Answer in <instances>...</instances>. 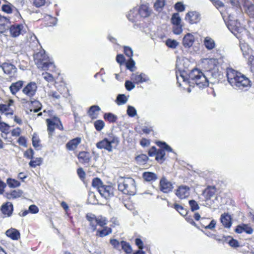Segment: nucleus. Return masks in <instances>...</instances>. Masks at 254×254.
<instances>
[{"label":"nucleus","mask_w":254,"mask_h":254,"mask_svg":"<svg viewBox=\"0 0 254 254\" xmlns=\"http://www.w3.org/2000/svg\"><path fill=\"white\" fill-rule=\"evenodd\" d=\"M176 73L177 83L181 86L180 81L187 82L190 86L196 85L199 88H203L208 85V80L203 73L197 68L192 69L188 75H185L184 72Z\"/></svg>","instance_id":"nucleus-1"},{"label":"nucleus","mask_w":254,"mask_h":254,"mask_svg":"<svg viewBox=\"0 0 254 254\" xmlns=\"http://www.w3.org/2000/svg\"><path fill=\"white\" fill-rule=\"evenodd\" d=\"M227 76L229 83L235 89L242 90L250 86V81L249 78L233 69H227Z\"/></svg>","instance_id":"nucleus-2"},{"label":"nucleus","mask_w":254,"mask_h":254,"mask_svg":"<svg viewBox=\"0 0 254 254\" xmlns=\"http://www.w3.org/2000/svg\"><path fill=\"white\" fill-rule=\"evenodd\" d=\"M34 62L39 68L43 70H48L50 68H54L55 65L53 63L50 61L49 57L46 55L44 50L34 55Z\"/></svg>","instance_id":"nucleus-3"},{"label":"nucleus","mask_w":254,"mask_h":254,"mask_svg":"<svg viewBox=\"0 0 254 254\" xmlns=\"http://www.w3.org/2000/svg\"><path fill=\"white\" fill-rule=\"evenodd\" d=\"M118 190L124 194L134 195L136 192V185L134 179L127 178L119 182Z\"/></svg>","instance_id":"nucleus-4"},{"label":"nucleus","mask_w":254,"mask_h":254,"mask_svg":"<svg viewBox=\"0 0 254 254\" xmlns=\"http://www.w3.org/2000/svg\"><path fill=\"white\" fill-rule=\"evenodd\" d=\"M174 188L173 184L165 176H163L159 182L160 190L164 193H169L172 191Z\"/></svg>","instance_id":"nucleus-5"},{"label":"nucleus","mask_w":254,"mask_h":254,"mask_svg":"<svg viewBox=\"0 0 254 254\" xmlns=\"http://www.w3.org/2000/svg\"><path fill=\"white\" fill-rule=\"evenodd\" d=\"M37 86L36 83L31 82L27 84L22 89V93L30 98L33 97L37 91Z\"/></svg>","instance_id":"nucleus-6"},{"label":"nucleus","mask_w":254,"mask_h":254,"mask_svg":"<svg viewBox=\"0 0 254 254\" xmlns=\"http://www.w3.org/2000/svg\"><path fill=\"white\" fill-rule=\"evenodd\" d=\"M113 188L110 186L104 185L100 188L98 191L100 195L106 199H108L114 196Z\"/></svg>","instance_id":"nucleus-7"},{"label":"nucleus","mask_w":254,"mask_h":254,"mask_svg":"<svg viewBox=\"0 0 254 254\" xmlns=\"http://www.w3.org/2000/svg\"><path fill=\"white\" fill-rule=\"evenodd\" d=\"M190 188L187 186H180L176 190L175 194L180 199H184L190 195Z\"/></svg>","instance_id":"nucleus-8"},{"label":"nucleus","mask_w":254,"mask_h":254,"mask_svg":"<svg viewBox=\"0 0 254 254\" xmlns=\"http://www.w3.org/2000/svg\"><path fill=\"white\" fill-rule=\"evenodd\" d=\"M1 67L4 73L8 75L9 77L14 76L17 71L16 67L11 64L3 63L1 65Z\"/></svg>","instance_id":"nucleus-9"},{"label":"nucleus","mask_w":254,"mask_h":254,"mask_svg":"<svg viewBox=\"0 0 254 254\" xmlns=\"http://www.w3.org/2000/svg\"><path fill=\"white\" fill-rule=\"evenodd\" d=\"M186 19L190 24L197 23L200 20L201 16L197 11H190L187 13Z\"/></svg>","instance_id":"nucleus-10"},{"label":"nucleus","mask_w":254,"mask_h":254,"mask_svg":"<svg viewBox=\"0 0 254 254\" xmlns=\"http://www.w3.org/2000/svg\"><path fill=\"white\" fill-rule=\"evenodd\" d=\"M96 146L97 148L99 149H104L110 152L113 151V146H111L107 138H105L103 140L97 142L96 144Z\"/></svg>","instance_id":"nucleus-11"},{"label":"nucleus","mask_w":254,"mask_h":254,"mask_svg":"<svg viewBox=\"0 0 254 254\" xmlns=\"http://www.w3.org/2000/svg\"><path fill=\"white\" fill-rule=\"evenodd\" d=\"M23 26L22 25L17 24L11 26L9 29L11 35L13 37H16L24 32Z\"/></svg>","instance_id":"nucleus-12"},{"label":"nucleus","mask_w":254,"mask_h":254,"mask_svg":"<svg viewBox=\"0 0 254 254\" xmlns=\"http://www.w3.org/2000/svg\"><path fill=\"white\" fill-rule=\"evenodd\" d=\"M131 79L137 83H140L148 81L149 78L143 73H141L140 74L133 73L131 75Z\"/></svg>","instance_id":"nucleus-13"},{"label":"nucleus","mask_w":254,"mask_h":254,"mask_svg":"<svg viewBox=\"0 0 254 254\" xmlns=\"http://www.w3.org/2000/svg\"><path fill=\"white\" fill-rule=\"evenodd\" d=\"M77 157L80 163L82 164L88 163L91 159V156L90 154L86 151H81L77 155Z\"/></svg>","instance_id":"nucleus-14"},{"label":"nucleus","mask_w":254,"mask_h":254,"mask_svg":"<svg viewBox=\"0 0 254 254\" xmlns=\"http://www.w3.org/2000/svg\"><path fill=\"white\" fill-rule=\"evenodd\" d=\"M235 231L239 234L246 233V234H251L253 233V229L248 225L242 224L237 226Z\"/></svg>","instance_id":"nucleus-15"},{"label":"nucleus","mask_w":254,"mask_h":254,"mask_svg":"<svg viewBox=\"0 0 254 254\" xmlns=\"http://www.w3.org/2000/svg\"><path fill=\"white\" fill-rule=\"evenodd\" d=\"M86 218L89 222V225L93 230L96 229L97 217L94 214L91 213H88L86 215Z\"/></svg>","instance_id":"nucleus-16"},{"label":"nucleus","mask_w":254,"mask_h":254,"mask_svg":"<svg viewBox=\"0 0 254 254\" xmlns=\"http://www.w3.org/2000/svg\"><path fill=\"white\" fill-rule=\"evenodd\" d=\"M194 42V36L190 33H188L183 40V44L185 48H190Z\"/></svg>","instance_id":"nucleus-17"},{"label":"nucleus","mask_w":254,"mask_h":254,"mask_svg":"<svg viewBox=\"0 0 254 254\" xmlns=\"http://www.w3.org/2000/svg\"><path fill=\"white\" fill-rule=\"evenodd\" d=\"M101 110L100 108L97 105H93L90 107L88 114L92 119H95L98 118L99 112Z\"/></svg>","instance_id":"nucleus-18"},{"label":"nucleus","mask_w":254,"mask_h":254,"mask_svg":"<svg viewBox=\"0 0 254 254\" xmlns=\"http://www.w3.org/2000/svg\"><path fill=\"white\" fill-rule=\"evenodd\" d=\"M24 81L19 80L17 82L12 83L9 87L10 91L12 95H15L23 85Z\"/></svg>","instance_id":"nucleus-19"},{"label":"nucleus","mask_w":254,"mask_h":254,"mask_svg":"<svg viewBox=\"0 0 254 254\" xmlns=\"http://www.w3.org/2000/svg\"><path fill=\"white\" fill-rule=\"evenodd\" d=\"M81 141V138L76 137L68 142L66 144V147L69 150H74L80 144Z\"/></svg>","instance_id":"nucleus-20"},{"label":"nucleus","mask_w":254,"mask_h":254,"mask_svg":"<svg viewBox=\"0 0 254 254\" xmlns=\"http://www.w3.org/2000/svg\"><path fill=\"white\" fill-rule=\"evenodd\" d=\"M137 12L142 17H147L149 16L151 13V9L146 5H142L140 6Z\"/></svg>","instance_id":"nucleus-21"},{"label":"nucleus","mask_w":254,"mask_h":254,"mask_svg":"<svg viewBox=\"0 0 254 254\" xmlns=\"http://www.w3.org/2000/svg\"><path fill=\"white\" fill-rule=\"evenodd\" d=\"M1 210L3 214L7 215V216H9L13 211V205L12 203L10 202H7L2 205Z\"/></svg>","instance_id":"nucleus-22"},{"label":"nucleus","mask_w":254,"mask_h":254,"mask_svg":"<svg viewBox=\"0 0 254 254\" xmlns=\"http://www.w3.org/2000/svg\"><path fill=\"white\" fill-rule=\"evenodd\" d=\"M216 191V189L214 186L208 187L203 191V194L204 195L206 200L209 199L213 196Z\"/></svg>","instance_id":"nucleus-23"},{"label":"nucleus","mask_w":254,"mask_h":254,"mask_svg":"<svg viewBox=\"0 0 254 254\" xmlns=\"http://www.w3.org/2000/svg\"><path fill=\"white\" fill-rule=\"evenodd\" d=\"M221 222L224 226L230 228L231 226V218L230 215L228 214H223L220 218Z\"/></svg>","instance_id":"nucleus-24"},{"label":"nucleus","mask_w":254,"mask_h":254,"mask_svg":"<svg viewBox=\"0 0 254 254\" xmlns=\"http://www.w3.org/2000/svg\"><path fill=\"white\" fill-rule=\"evenodd\" d=\"M204 45L208 50H211L215 48L214 40L210 37H206L203 41Z\"/></svg>","instance_id":"nucleus-25"},{"label":"nucleus","mask_w":254,"mask_h":254,"mask_svg":"<svg viewBox=\"0 0 254 254\" xmlns=\"http://www.w3.org/2000/svg\"><path fill=\"white\" fill-rule=\"evenodd\" d=\"M142 178L146 182L155 181L157 179V175L151 172H145L142 174Z\"/></svg>","instance_id":"nucleus-26"},{"label":"nucleus","mask_w":254,"mask_h":254,"mask_svg":"<svg viewBox=\"0 0 254 254\" xmlns=\"http://www.w3.org/2000/svg\"><path fill=\"white\" fill-rule=\"evenodd\" d=\"M112 230L111 228L108 227H102L101 229L97 231L96 235L100 237H104L107 236L109 234L111 233Z\"/></svg>","instance_id":"nucleus-27"},{"label":"nucleus","mask_w":254,"mask_h":254,"mask_svg":"<svg viewBox=\"0 0 254 254\" xmlns=\"http://www.w3.org/2000/svg\"><path fill=\"white\" fill-rule=\"evenodd\" d=\"M5 235L10 238H19L20 234L18 230L14 228H10L5 232Z\"/></svg>","instance_id":"nucleus-28"},{"label":"nucleus","mask_w":254,"mask_h":254,"mask_svg":"<svg viewBox=\"0 0 254 254\" xmlns=\"http://www.w3.org/2000/svg\"><path fill=\"white\" fill-rule=\"evenodd\" d=\"M207 221H209V219L202 218L201 219V224L203 227H204L205 229H208L210 230L213 229L216 224V221L213 219L208 225H205L204 224L206 223L205 222Z\"/></svg>","instance_id":"nucleus-29"},{"label":"nucleus","mask_w":254,"mask_h":254,"mask_svg":"<svg viewBox=\"0 0 254 254\" xmlns=\"http://www.w3.org/2000/svg\"><path fill=\"white\" fill-rule=\"evenodd\" d=\"M23 194V191L20 190H15L10 193H7V198H16L20 197Z\"/></svg>","instance_id":"nucleus-30"},{"label":"nucleus","mask_w":254,"mask_h":254,"mask_svg":"<svg viewBox=\"0 0 254 254\" xmlns=\"http://www.w3.org/2000/svg\"><path fill=\"white\" fill-rule=\"evenodd\" d=\"M48 126V130L49 131V136L51 137L52 133L55 130V126H56V123L55 120L53 121L50 119H47L46 120Z\"/></svg>","instance_id":"nucleus-31"},{"label":"nucleus","mask_w":254,"mask_h":254,"mask_svg":"<svg viewBox=\"0 0 254 254\" xmlns=\"http://www.w3.org/2000/svg\"><path fill=\"white\" fill-rule=\"evenodd\" d=\"M1 9L2 11L7 13H11L14 10L18 12L17 8L10 3L7 4H3L1 7Z\"/></svg>","instance_id":"nucleus-32"},{"label":"nucleus","mask_w":254,"mask_h":254,"mask_svg":"<svg viewBox=\"0 0 254 254\" xmlns=\"http://www.w3.org/2000/svg\"><path fill=\"white\" fill-rule=\"evenodd\" d=\"M165 151L163 149H159L156 153V160L159 163H162L165 160Z\"/></svg>","instance_id":"nucleus-33"},{"label":"nucleus","mask_w":254,"mask_h":254,"mask_svg":"<svg viewBox=\"0 0 254 254\" xmlns=\"http://www.w3.org/2000/svg\"><path fill=\"white\" fill-rule=\"evenodd\" d=\"M128 100V98L125 94H119L116 99V102L118 105H121L126 104Z\"/></svg>","instance_id":"nucleus-34"},{"label":"nucleus","mask_w":254,"mask_h":254,"mask_svg":"<svg viewBox=\"0 0 254 254\" xmlns=\"http://www.w3.org/2000/svg\"><path fill=\"white\" fill-rule=\"evenodd\" d=\"M171 22L174 25H181V18L178 13H174L171 18Z\"/></svg>","instance_id":"nucleus-35"},{"label":"nucleus","mask_w":254,"mask_h":254,"mask_svg":"<svg viewBox=\"0 0 254 254\" xmlns=\"http://www.w3.org/2000/svg\"><path fill=\"white\" fill-rule=\"evenodd\" d=\"M121 249L123 250L127 254H130L132 251L130 245L124 241H121Z\"/></svg>","instance_id":"nucleus-36"},{"label":"nucleus","mask_w":254,"mask_h":254,"mask_svg":"<svg viewBox=\"0 0 254 254\" xmlns=\"http://www.w3.org/2000/svg\"><path fill=\"white\" fill-rule=\"evenodd\" d=\"M108 141L109 142L111 146H113V145H115V146H117L119 143V138L113 134H111L109 135Z\"/></svg>","instance_id":"nucleus-37"},{"label":"nucleus","mask_w":254,"mask_h":254,"mask_svg":"<svg viewBox=\"0 0 254 254\" xmlns=\"http://www.w3.org/2000/svg\"><path fill=\"white\" fill-rule=\"evenodd\" d=\"M174 208L182 216H186L187 214V209L178 204H174Z\"/></svg>","instance_id":"nucleus-38"},{"label":"nucleus","mask_w":254,"mask_h":254,"mask_svg":"<svg viewBox=\"0 0 254 254\" xmlns=\"http://www.w3.org/2000/svg\"><path fill=\"white\" fill-rule=\"evenodd\" d=\"M92 185L93 187L97 188L98 191L100 190V188L104 186L101 180L98 178H95L93 179Z\"/></svg>","instance_id":"nucleus-39"},{"label":"nucleus","mask_w":254,"mask_h":254,"mask_svg":"<svg viewBox=\"0 0 254 254\" xmlns=\"http://www.w3.org/2000/svg\"><path fill=\"white\" fill-rule=\"evenodd\" d=\"M7 183L10 188H12L18 187L20 185V183L19 182L16 180L12 179L10 178L7 179Z\"/></svg>","instance_id":"nucleus-40"},{"label":"nucleus","mask_w":254,"mask_h":254,"mask_svg":"<svg viewBox=\"0 0 254 254\" xmlns=\"http://www.w3.org/2000/svg\"><path fill=\"white\" fill-rule=\"evenodd\" d=\"M104 117L105 119L112 123L115 122L117 119V116L111 113H105L104 115Z\"/></svg>","instance_id":"nucleus-41"},{"label":"nucleus","mask_w":254,"mask_h":254,"mask_svg":"<svg viewBox=\"0 0 254 254\" xmlns=\"http://www.w3.org/2000/svg\"><path fill=\"white\" fill-rule=\"evenodd\" d=\"M107 221L105 217L102 216H99L97 217V225H98L101 227H105L104 226L107 224Z\"/></svg>","instance_id":"nucleus-42"},{"label":"nucleus","mask_w":254,"mask_h":254,"mask_svg":"<svg viewBox=\"0 0 254 254\" xmlns=\"http://www.w3.org/2000/svg\"><path fill=\"white\" fill-rule=\"evenodd\" d=\"M94 127L98 131H101L104 127V122L101 120H98L94 122Z\"/></svg>","instance_id":"nucleus-43"},{"label":"nucleus","mask_w":254,"mask_h":254,"mask_svg":"<svg viewBox=\"0 0 254 254\" xmlns=\"http://www.w3.org/2000/svg\"><path fill=\"white\" fill-rule=\"evenodd\" d=\"M156 144L159 147L163 148L164 149H165L169 152L173 151L172 148L168 144H167L165 142L158 141L156 142Z\"/></svg>","instance_id":"nucleus-44"},{"label":"nucleus","mask_w":254,"mask_h":254,"mask_svg":"<svg viewBox=\"0 0 254 254\" xmlns=\"http://www.w3.org/2000/svg\"><path fill=\"white\" fill-rule=\"evenodd\" d=\"M127 114L131 117H134L136 114L137 112L136 109L133 106L128 105L127 107Z\"/></svg>","instance_id":"nucleus-45"},{"label":"nucleus","mask_w":254,"mask_h":254,"mask_svg":"<svg viewBox=\"0 0 254 254\" xmlns=\"http://www.w3.org/2000/svg\"><path fill=\"white\" fill-rule=\"evenodd\" d=\"M137 10L134 8L132 10H130L127 16L128 20L133 22L134 20V17L137 15Z\"/></svg>","instance_id":"nucleus-46"},{"label":"nucleus","mask_w":254,"mask_h":254,"mask_svg":"<svg viewBox=\"0 0 254 254\" xmlns=\"http://www.w3.org/2000/svg\"><path fill=\"white\" fill-rule=\"evenodd\" d=\"M42 162V159L41 158H36L35 160H31L29 165L30 167L35 168L37 166L40 165Z\"/></svg>","instance_id":"nucleus-47"},{"label":"nucleus","mask_w":254,"mask_h":254,"mask_svg":"<svg viewBox=\"0 0 254 254\" xmlns=\"http://www.w3.org/2000/svg\"><path fill=\"white\" fill-rule=\"evenodd\" d=\"M166 45L171 48H175L178 45L179 43L177 41L172 39H168L166 42Z\"/></svg>","instance_id":"nucleus-48"},{"label":"nucleus","mask_w":254,"mask_h":254,"mask_svg":"<svg viewBox=\"0 0 254 254\" xmlns=\"http://www.w3.org/2000/svg\"><path fill=\"white\" fill-rule=\"evenodd\" d=\"M126 66L127 68L131 71L134 70L133 67H135V62L132 58H129V60L126 63Z\"/></svg>","instance_id":"nucleus-49"},{"label":"nucleus","mask_w":254,"mask_h":254,"mask_svg":"<svg viewBox=\"0 0 254 254\" xmlns=\"http://www.w3.org/2000/svg\"><path fill=\"white\" fill-rule=\"evenodd\" d=\"M164 0H157L154 3V7L157 10H160L164 6Z\"/></svg>","instance_id":"nucleus-50"},{"label":"nucleus","mask_w":254,"mask_h":254,"mask_svg":"<svg viewBox=\"0 0 254 254\" xmlns=\"http://www.w3.org/2000/svg\"><path fill=\"white\" fill-rule=\"evenodd\" d=\"M191 211L198 210L199 208L198 203L194 200H190L189 202Z\"/></svg>","instance_id":"nucleus-51"},{"label":"nucleus","mask_w":254,"mask_h":254,"mask_svg":"<svg viewBox=\"0 0 254 254\" xmlns=\"http://www.w3.org/2000/svg\"><path fill=\"white\" fill-rule=\"evenodd\" d=\"M110 243L115 249L121 250V242L120 243L117 239H111Z\"/></svg>","instance_id":"nucleus-52"},{"label":"nucleus","mask_w":254,"mask_h":254,"mask_svg":"<svg viewBox=\"0 0 254 254\" xmlns=\"http://www.w3.org/2000/svg\"><path fill=\"white\" fill-rule=\"evenodd\" d=\"M247 9L246 12L250 16L254 15V4H251L250 5H246Z\"/></svg>","instance_id":"nucleus-53"},{"label":"nucleus","mask_w":254,"mask_h":254,"mask_svg":"<svg viewBox=\"0 0 254 254\" xmlns=\"http://www.w3.org/2000/svg\"><path fill=\"white\" fill-rule=\"evenodd\" d=\"M215 6V7L217 9H219L220 7H223L224 6V4L220 0H209Z\"/></svg>","instance_id":"nucleus-54"},{"label":"nucleus","mask_w":254,"mask_h":254,"mask_svg":"<svg viewBox=\"0 0 254 254\" xmlns=\"http://www.w3.org/2000/svg\"><path fill=\"white\" fill-rule=\"evenodd\" d=\"M124 53L127 56L129 57V58H132L133 56V51L131 48L127 46H125Z\"/></svg>","instance_id":"nucleus-55"},{"label":"nucleus","mask_w":254,"mask_h":254,"mask_svg":"<svg viewBox=\"0 0 254 254\" xmlns=\"http://www.w3.org/2000/svg\"><path fill=\"white\" fill-rule=\"evenodd\" d=\"M9 126L4 122H0V130L5 132L8 131L9 128Z\"/></svg>","instance_id":"nucleus-56"},{"label":"nucleus","mask_w":254,"mask_h":254,"mask_svg":"<svg viewBox=\"0 0 254 254\" xmlns=\"http://www.w3.org/2000/svg\"><path fill=\"white\" fill-rule=\"evenodd\" d=\"M227 243L231 247L234 248H236L240 246L239 242L236 239H230Z\"/></svg>","instance_id":"nucleus-57"},{"label":"nucleus","mask_w":254,"mask_h":254,"mask_svg":"<svg viewBox=\"0 0 254 254\" xmlns=\"http://www.w3.org/2000/svg\"><path fill=\"white\" fill-rule=\"evenodd\" d=\"M125 87L127 90L130 91L135 87V85L129 80H127L125 82Z\"/></svg>","instance_id":"nucleus-58"},{"label":"nucleus","mask_w":254,"mask_h":254,"mask_svg":"<svg viewBox=\"0 0 254 254\" xmlns=\"http://www.w3.org/2000/svg\"><path fill=\"white\" fill-rule=\"evenodd\" d=\"M34 105L35 106L37 107L36 109H31V112H33L34 113H37L41 109V104L38 101H34L33 102Z\"/></svg>","instance_id":"nucleus-59"},{"label":"nucleus","mask_w":254,"mask_h":254,"mask_svg":"<svg viewBox=\"0 0 254 254\" xmlns=\"http://www.w3.org/2000/svg\"><path fill=\"white\" fill-rule=\"evenodd\" d=\"M28 211L31 213L36 214L38 212L39 209L37 206L33 204L29 206Z\"/></svg>","instance_id":"nucleus-60"},{"label":"nucleus","mask_w":254,"mask_h":254,"mask_svg":"<svg viewBox=\"0 0 254 254\" xmlns=\"http://www.w3.org/2000/svg\"><path fill=\"white\" fill-rule=\"evenodd\" d=\"M175 8L179 11H183L185 10V6L181 2H178L175 4Z\"/></svg>","instance_id":"nucleus-61"},{"label":"nucleus","mask_w":254,"mask_h":254,"mask_svg":"<svg viewBox=\"0 0 254 254\" xmlns=\"http://www.w3.org/2000/svg\"><path fill=\"white\" fill-rule=\"evenodd\" d=\"M116 61L120 64H123L125 61L124 56L122 54L118 55L116 57Z\"/></svg>","instance_id":"nucleus-62"},{"label":"nucleus","mask_w":254,"mask_h":254,"mask_svg":"<svg viewBox=\"0 0 254 254\" xmlns=\"http://www.w3.org/2000/svg\"><path fill=\"white\" fill-rule=\"evenodd\" d=\"M54 120H55L56 123V126L57 127L59 128L60 130H64V127L60 119L57 117H55Z\"/></svg>","instance_id":"nucleus-63"},{"label":"nucleus","mask_w":254,"mask_h":254,"mask_svg":"<svg viewBox=\"0 0 254 254\" xmlns=\"http://www.w3.org/2000/svg\"><path fill=\"white\" fill-rule=\"evenodd\" d=\"M46 0H34L33 3L37 7H41L45 4Z\"/></svg>","instance_id":"nucleus-64"}]
</instances>
